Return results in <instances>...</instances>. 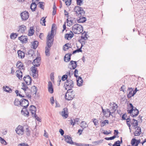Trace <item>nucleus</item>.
I'll return each instance as SVG.
<instances>
[{
    "instance_id": "53",
    "label": "nucleus",
    "mask_w": 146,
    "mask_h": 146,
    "mask_svg": "<svg viewBox=\"0 0 146 146\" xmlns=\"http://www.w3.org/2000/svg\"><path fill=\"white\" fill-rule=\"evenodd\" d=\"M85 41H83V42H82V44H81V47L78 49H77V52H82V50H81V48L82 47V46H83V44H85Z\"/></svg>"
},
{
    "instance_id": "26",
    "label": "nucleus",
    "mask_w": 146,
    "mask_h": 146,
    "mask_svg": "<svg viewBox=\"0 0 146 146\" xmlns=\"http://www.w3.org/2000/svg\"><path fill=\"white\" fill-rule=\"evenodd\" d=\"M72 54H69V53L66 54L64 56V61L66 62L69 61L70 60V56Z\"/></svg>"
},
{
    "instance_id": "64",
    "label": "nucleus",
    "mask_w": 146,
    "mask_h": 146,
    "mask_svg": "<svg viewBox=\"0 0 146 146\" xmlns=\"http://www.w3.org/2000/svg\"><path fill=\"white\" fill-rule=\"evenodd\" d=\"M77 145L78 146H88V144L77 143Z\"/></svg>"
},
{
    "instance_id": "30",
    "label": "nucleus",
    "mask_w": 146,
    "mask_h": 146,
    "mask_svg": "<svg viewBox=\"0 0 146 146\" xmlns=\"http://www.w3.org/2000/svg\"><path fill=\"white\" fill-rule=\"evenodd\" d=\"M80 18L78 20V23H83L85 22L86 21V19L85 17L80 16Z\"/></svg>"
},
{
    "instance_id": "21",
    "label": "nucleus",
    "mask_w": 146,
    "mask_h": 146,
    "mask_svg": "<svg viewBox=\"0 0 146 146\" xmlns=\"http://www.w3.org/2000/svg\"><path fill=\"white\" fill-rule=\"evenodd\" d=\"M135 129L136 130L134 132V135L135 136L139 135L141 133V127H137V128Z\"/></svg>"
},
{
    "instance_id": "47",
    "label": "nucleus",
    "mask_w": 146,
    "mask_h": 146,
    "mask_svg": "<svg viewBox=\"0 0 146 146\" xmlns=\"http://www.w3.org/2000/svg\"><path fill=\"white\" fill-rule=\"evenodd\" d=\"M17 36V35L16 33H12L10 35L11 38L13 39H15Z\"/></svg>"
},
{
    "instance_id": "52",
    "label": "nucleus",
    "mask_w": 146,
    "mask_h": 146,
    "mask_svg": "<svg viewBox=\"0 0 146 146\" xmlns=\"http://www.w3.org/2000/svg\"><path fill=\"white\" fill-rule=\"evenodd\" d=\"M71 0H65V3L66 4L67 6H69L70 5L71 3Z\"/></svg>"
},
{
    "instance_id": "11",
    "label": "nucleus",
    "mask_w": 146,
    "mask_h": 146,
    "mask_svg": "<svg viewBox=\"0 0 146 146\" xmlns=\"http://www.w3.org/2000/svg\"><path fill=\"white\" fill-rule=\"evenodd\" d=\"M56 27L54 25V24L52 25V27L51 32L50 34L49 33L48 35V39L49 40H52V39L53 37V33L54 32V31Z\"/></svg>"
},
{
    "instance_id": "19",
    "label": "nucleus",
    "mask_w": 146,
    "mask_h": 146,
    "mask_svg": "<svg viewBox=\"0 0 146 146\" xmlns=\"http://www.w3.org/2000/svg\"><path fill=\"white\" fill-rule=\"evenodd\" d=\"M21 88L24 90L25 93H26L27 91H29V89L28 88L26 85L23 82L22 83Z\"/></svg>"
},
{
    "instance_id": "15",
    "label": "nucleus",
    "mask_w": 146,
    "mask_h": 146,
    "mask_svg": "<svg viewBox=\"0 0 146 146\" xmlns=\"http://www.w3.org/2000/svg\"><path fill=\"white\" fill-rule=\"evenodd\" d=\"M3 90L4 91L8 93H11L12 92V90L8 86H3Z\"/></svg>"
},
{
    "instance_id": "61",
    "label": "nucleus",
    "mask_w": 146,
    "mask_h": 146,
    "mask_svg": "<svg viewBox=\"0 0 146 146\" xmlns=\"http://www.w3.org/2000/svg\"><path fill=\"white\" fill-rule=\"evenodd\" d=\"M78 70L77 69H75L74 71V76L76 78L78 77V76L77 74H78Z\"/></svg>"
},
{
    "instance_id": "49",
    "label": "nucleus",
    "mask_w": 146,
    "mask_h": 146,
    "mask_svg": "<svg viewBox=\"0 0 146 146\" xmlns=\"http://www.w3.org/2000/svg\"><path fill=\"white\" fill-rule=\"evenodd\" d=\"M120 142L118 140L115 142L113 145V146H120Z\"/></svg>"
},
{
    "instance_id": "32",
    "label": "nucleus",
    "mask_w": 146,
    "mask_h": 146,
    "mask_svg": "<svg viewBox=\"0 0 146 146\" xmlns=\"http://www.w3.org/2000/svg\"><path fill=\"white\" fill-rule=\"evenodd\" d=\"M132 121L131 123V124H133V126L136 129V128H137L138 125L137 121L133 119H132Z\"/></svg>"
},
{
    "instance_id": "35",
    "label": "nucleus",
    "mask_w": 146,
    "mask_h": 146,
    "mask_svg": "<svg viewBox=\"0 0 146 146\" xmlns=\"http://www.w3.org/2000/svg\"><path fill=\"white\" fill-rule=\"evenodd\" d=\"M32 90L30 91V90L29 91L32 93L33 94H36L37 92V90L36 89V87L35 86H33L32 87Z\"/></svg>"
},
{
    "instance_id": "31",
    "label": "nucleus",
    "mask_w": 146,
    "mask_h": 146,
    "mask_svg": "<svg viewBox=\"0 0 146 146\" xmlns=\"http://www.w3.org/2000/svg\"><path fill=\"white\" fill-rule=\"evenodd\" d=\"M37 6L36 5L35 2H33L31 5V8L32 11H35L36 8Z\"/></svg>"
},
{
    "instance_id": "56",
    "label": "nucleus",
    "mask_w": 146,
    "mask_h": 146,
    "mask_svg": "<svg viewBox=\"0 0 146 146\" xmlns=\"http://www.w3.org/2000/svg\"><path fill=\"white\" fill-rule=\"evenodd\" d=\"M44 2H39V7L42 9H44V5L43 4Z\"/></svg>"
},
{
    "instance_id": "43",
    "label": "nucleus",
    "mask_w": 146,
    "mask_h": 146,
    "mask_svg": "<svg viewBox=\"0 0 146 146\" xmlns=\"http://www.w3.org/2000/svg\"><path fill=\"white\" fill-rule=\"evenodd\" d=\"M117 135H114L113 136L110 137H106L105 138V139L107 140H112L115 137H117ZM117 137H118V136H117Z\"/></svg>"
},
{
    "instance_id": "27",
    "label": "nucleus",
    "mask_w": 146,
    "mask_h": 146,
    "mask_svg": "<svg viewBox=\"0 0 146 146\" xmlns=\"http://www.w3.org/2000/svg\"><path fill=\"white\" fill-rule=\"evenodd\" d=\"M133 90L132 88H128L127 90L129 91V93L127 94V97L128 98H130L133 96V93H132Z\"/></svg>"
},
{
    "instance_id": "62",
    "label": "nucleus",
    "mask_w": 146,
    "mask_h": 146,
    "mask_svg": "<svg viewBox=\"0 0 146 146\" xmlns=\"http://www.w3.org/2000/svg\"><path fill=\"white\" fill-rule=\"evenodd\" d=\"M32 115L34 117H35V118H36V119H37V120L38 121H40V119L39 118V117L38 116H37V115L36 114V113H35V114H34L33 115Z\"/></svg>"
},
{
    "instance_id": "17",
    "label": "nucleus",
    "mask_w": 146,
    "mask_h": 146,
    "mask_svg": "<svg viewBox=\"0 0 146 146\" xmlns=\"http://www.w3.org/2000/svg\"><path fill=\"white\" fill-rule=\"evenodd\" d=\"M23 43H26L27 42V38L26 36H21L18 38Z\"/></svg>"
},
{
    "instance_id": "59",
    "label": "nucleus",
    "mask_w": 146,
    "mask_h": 146,
    "mask_svg": "<svg viewBox=\"0 0 146 146\" xmlns=\"http://www.w3.org/2000/svg\"><path fill=\"white\" fill-rule=\"evenodd\" d=\"M74 121L75 124H78L80 122L79 119L78 118H76L75 119H74Z\"/></svg>"
},
{
    "instance_id": "36",
    "label": "nucleus",
    "mask_w": 146,
    "mask_h": 146,
    "mask_svg": "<svg viewBox=\"0 0 146 146\" xmlns=\"http://www.w3.org/2000/svg\"><path fill=\"white\" fill-rule=\"evenodd\" d=\"M88 126L86 122L85 121H82L81 123L80 127H82L83 129Z\"/></svg>"
},
{
    "instance_id": "14",
    "label": "nucleus",
    "mask_w": 146,
    "mask_h": 146,
    "mask_svg": "<svg viewBox=\"0 0 146 146\" xmlns=\"http://www.w3.org/2000/svg\"><path fill=\"white\" fill-rule=\"evenodd\" d=\"M31 71L33 73V76L34 78H36L38 76V73L37 72L36 68L35 66H32Z\"/></svg>"
},
{
    "instance_id": "5",
    "label": "nucleus",
    "mask_w": 146,
    "mask_h": 146,
    "mask_svg": "<svg viewBox=\"0 0 146 146\" xmlns=\"http://www.w3.org/2000/svg\"><path fill=\"white\" fill-rule=\"evenodd\" d=\"M74 11L76 12V14H77L78 16H79V15L82 16L84 15L85 13L83 8L78 6L75 7Z\"/></svg>"
},
{
    "instance_id": "46",
    "label": "nucleus",
    "mask_w": 146,
    "mask_h": 146,
    "mask_svg": "<svg viewBox=\"0 0 146 146\" xmlns=\"http://www.w3.org/2000/svg\"><path fill=\"white\" fill-rule=\"evenodd\" d=\"M21 101H19L18 99H16L14 102V104L15 106H18L19 104H20V102Z\"/></svg>"
},
{
    "instance_id": "38",
    "label": "nucleus",
    "mask_w": 146,
    "mask_h": 146,
    "mask_svg": "<svg viewBox=\"0 0 146 146\" xmlns=\"http://www.w3.org/2000/svg\"><path fill=\"white\" fill-rule=\"evenodd\" d=\"M81 39L82 40H86L88 39L86 33H84L82 34V35L81 37Z\"/></svg>"
},
{
    "instance_id": "29",
    "label": "nucleus",
    "mask_w": 146,
    "mask_h": 146,
    "mask_svg": "<svg viewBox=\"0 0 146 146\" xmlns=\"http://www.w3.org/2000/svg\"><path fill=\"white\" fill-rule=\"evenodd\" d=\"M16 66L19 69H24V66L22 63L21 62H18Z\"/></svg>"
},
{
    "instance_id": "6",
    "label": "nucleus",
    "mask_w": 146,
    "mask_h": 146,
    "mask_svg": "<svg viewBox=\"0 0 146 146\" xmlns=\"http://www.w3.org/2000/svg\"><path fill=\"white\" fill-rule=\"evenodd\" d=\"M64 86L66 90L70 89L69 88H72L74 86V84L72 80H67L64 84Z\"/></svg>"
},
{
    "instance_id": "42",
    "label": "nucleus",
    "mask_w": 146,
    "mask_h": 146,
    "mask_svg": "<svg viewBox=\"0 0 146 146\" xmlns=\"http://www.w3.org/2000/svg\"><path fill=\"white\" fill-rule=\"evenodd\" d=\"M107 124L109 123L108 121L107 120H105L103 121L101 123V127H103L106 125V123Z\"/></svg>"
},
{
    "instance_id": "13",
    "label": "nucleus",
    "mask_w": 146,
    "mask_h": 146,
    "mask_svg": "<svg viewBox=\"0 0 146 146\" xmlns=\"http://www.w3.org/2000/svg\"><path fill=\"white\" fill-rule=\"evenodd\" d=\"M77 66L76 62L72 60L69 64V67L70 69H74Z\"/></svg>"
},
{
    "instance_id": "7",
    "label": "nucleus",
    "mask_w": 146,
    "mask_h": 146,
    "mask_svg": "<svg viewBox=\"0 0 146 146\" xmlns=\"http://www.w3.org/2000/svg\"><path fill=\"white\" fill-rule=\"evenodd\" d=\"M16 133L19 135H22L24 133L23 127L21 125H19L15 129Z\"/></svg>"
},
{
    "instance_id": "55",
    "label": "nucleus",
    "mask_w": 146,
    "mask_h": 146,
    "mask_svg": "<svg viewBox=\"0 0 146 146\" xmlns=\"http://www.w3.org/2000/svg\"><path fill=\"white\" fill-rule=\"evenodd\" d=\"M56 7L55 6V5H54L53 7V15H54L55 14L56 12Z\"/></svg>"
},
{
    "instance_id": "58",
    "label": "nucleus",
    "mask_w": 146,
    "mask_h": 146,
    "mask_svg": "<svg viewBox=\"0 0 146 146\" xmlns=\"http://www.w3.org/2000/svg\"><path fill=\"white\" fill-rule=\"evenodd\" d=\"M102 141L99 140L97 141H94L93 143H95L96 145H99L100 143H101L102 142Z\"/></svg>"
},
{
    "instance_id": "22",
    "label": "nucleus",
    "mask_w": 146,
    "mask_h": 146,
    "mask_svg": "<svg viewBox=\"0 0 146 146\" xmlns=\"http://www.w3.org/2000/svg\"><path fill=\"white\" fill-rule=\"evenodd\" d=\"M65 141L67 143H69L70 144H72L73 142L72 140L71 137H70L69 135H67L65 137Z\"/></svg>"
},
{
    "instance_id": "1",
    "label": "nucleus",
    "mask_w": 146,
    "mask_h": 146,
    "mask_svg": "<svg viewBox=\"0 0 146 146\" xmlns=\"http://www.w3.org/2000/svg\"><path fill=\"white\" fill-rule=\"evenodd\" d=\"M129 105L131 109L130 110H127L128 113H130L131 115L133 117H136L139 113L138 110L136 108H134L131 104L130 103Z\"/></svg>"
},
{
    "instance_id": "54",
    "label": "nucleus",
    "mask_w": 146,
    "mask_h": 146,
    "mask_svg": "<svg viewBox=\"0 0 146 146\" xmlns=\"http://www.w3.org/2000/svg\"><path fill=\"white\" fill-rule=\"evenodd\" d=\"M93 121V123H94V125L96 126L98 125V121L96 119H92Z\"/></svg>"
},
{
    "instance_id": "9",
    "label": "nucleus",
    "mask_w": 146,
    "mask_h": 146,
    "mask_svg": "<svg viewBox=\"0 0 146 146\" xmlns=\"http://www.w3.org/2000/svg\"><path fill=\"white\" fill-rule=\"evenodd\" d=\"M29 104L28 100L24 98H22L21 102H20V105L24 107L23 109L27 108Z\"/></svg>"
},
{
    "instance_id": "2",
    "label": "nucleus",
    "mask_w": 146,
    "mask_h": 146,
    "mask_svg": "<svg viewBox=\"0 0 146 146\" xmlns=\"http://www.w3.org/2000/svg\"><path fill=\"white\" fill-rule=\"evenodd\" d=\"M72 32L75 34H80L83 31V27L80 25L76 24L72 27Z\"/></svg>"
},
{
    "instance_id": "24",
    "label": "nucleus",
    "mask_w": 146,
    "mask_h": 146,
    "mask_svg": "<svg viewBox=\"0 0 146 146\" xmlns=\"http://www.w3.org/2000/svg\"><path fill=\"white\" fill-rule=\"evenodd\" d=\"M16 76L19 79L21 80L22 77V73L20 70H18L16 71Z\"/></svg>"
},
{
    "instance_id": "60",
    "label": "nucleus",
    "mask_w": 146,
    "mask_h": 146,
    "mask_svg": "<svg viewBox=\"0 0 146 146\" xmlns=\"http://www.w3.org/2000/svg\"><path fill=\"white\" fill-rule=\"evenodd\" d=\"M31 93L29 91H27L26 92V96L27 97H28L29 98H31V95L30 94V93Z\"/></svg>"
},
{
    "instance_id": "39",
    "label": "nucleus",
    "mask_w": 146,
    "mask_h": 146,
    "mask_svg": "<svg viewBox=\"0 0 146 146\" xmlns=\"http://www.w3.org/2000/svg\"><path fill=\"white\" fill-rule=\"evenodd\" d=\"M38 42L37 41H34L33 43L32 46L33 48L34 49H36L38 46Z\"/></svg>"
},
{
    "instance_id": "16",
    "label": "nucleus",
    "mask_w": 146,
    "mask_h": 146,
    "mask_svg": "<svg viewBox=\"0 0 146 146\" xmlns=\"http://www.w3.org/2000/svg\"><path fill=\"white\" fill-rule=\"evenodd\" d=\"M68 109L67 108H64L63 109V111L61 113V115L65 118L67 117L68 116Z\"/></svg>"
},
{
    "instance_id": "4",
    "label": "nucleus",
    "mask_w": 146,
    "mask_h": 146,
    "mask_svg": "<svg viewBox=\"0 0 146 146\" xmlns=\"http://www.w3.org/2000/svg\"><path fill=\"white\" fill-rule=\"evenodd\" d=\"M53 41L52 40L48 39L47 46L45 48V54L46 56H49V51L50 50V47Z\"/></svg>"
},
{
    "instance_id": "50",
    "label": "nucleus",
    "mask_w": 146,
    "mask_h": 146,
    "mask_svg": "<svg viewBox=\"0 0 146 146\" xmlns=\"http://www.w3.org/2000/svg\"><path fill=\"white\" fill-rule=\"evenodd\" d=\"M77 5L80 6L82 4L83 0H76Z\"/></svg>"
},
{
    "instance_id": "12",
    "label": "nucleus",
    "mask_w": 146,
    "mask_h": 146,
    "mask_svg": "<svg viewBox=\"0 0 146 146\" xmlns=\"http://www.w3.org/2000/svg\"><path fill=\"white\" fill-rule=\"evenodd\" d=\"M23 80L27 85H29L31 83V79L29 75L24 76L23 78Z\"/></svg>"
},
{
    "instance_id": "45",
    "label": "nucleus",
    "mask_w": 146,
    "mask_h": 146,
    "mask_svg": "<svg viewBox=\"0 0 146 146\" xmlns=\"http://www.w3.org/2000/svg\"><path fill=\"white\" fill-rule=\"evenodd\" d=\"M113 106H112L111 108H110V109H111L110 110L111 111H115L116 110V109L117 108V104H113Z\"/></svg>"
},
{
    "instance_id": "40",
    "label": "nucleus",
    "mask_w": 146,
    "mask_h": 146,
    "mask_svg": "<svg viewBox=\"0 0 146 146\" xmlns=\"http://www.w3.org/2000/svg\"><path fill=\"white\" fill-rule=\"evenodd\" d=\"M45 18L44 17H42L40 19V23L42 25L45 26L46 25L45 24V22H46V21L45 20Z\"/></svg>"
},
{
    "instance_id": "25",
    "label": "nucleus",
    "mask_w": 146,
    "mask_h": 146,
    "mask_svg": "<svg viewBox=\"0 0 146 146\" xmlns=\"http://www.w3.org/2000/svg\"><path fill=\"white\" fill-rule=\"evenodd\" d=\"M77 85L78 86H80L82 85L83 81L82 78L79 77L78 79L77 80Z\"/></svg>"
},
{
    "instance_id": "37",
    "label": "nucleus",
    "mask_w": 146,
    "mask_h": 146,
    "mask_svg": "<svg viewBox=\"0 0 146 146\" xmlns=\"http://www.w3.org/2000/svg\"><path fill=\"white\" fill-rule=\"evenodd\" d=\"M26 110V109H25V110H22L21 111V113L24 116H28L29 115V113L27 110Z\"/></svg>"
},
{
    "instance_id": "57",
    "label": "nucleus",
    "mask_w": 146,
    "mask_h": 146,
    "mask_svg": "<svg viewBox=\"0 0 146 146\" xmlns=\"http://www.w3.org/2000/svg\"><path fill=\"white\" fill-rule=\"evenodd\" d=\"M15 92L16 93L17 96H19L21 97H23L24 96H23L22 95L19 93V92L18 90H16L15 91Z\"/></svg>"
},
{
    "instance_id": "8",
    "label": "nucleus",
    "mask_w": 146,
    "mask_h": 146,
    "mask_svg": "<svg viewBox=\"0 0 146 146\" xmlns=\"http://www.w3.org/2000/svg\"><path fill=\"white\" fill-rule=\"evenodd\" d=\"M20 16L22 21L27 20L29 16L28 13L26 11H24L21 13Z\"/></svg>"
},
{
    "instance_id": "63",
    "label": "nucleus",
    "mask_w": 146,
    "mask_h": 146,
    "mask_svg": "<svg viewBox=\"0 0 146 146\" xmlns=\"http://www.w3.org/2000/svg\"><path fill=\"white\" fill-rule=\"evenodd\" d=\"M67 75H64L62 76V80L64 81L67 79Z\"/></svg>"
},
{
    "instance_id": "23",
    "label": "nucleus",
    "mask_w": 146,
    "mask_h": 146,
    "mask_svg": "<svg viewBox=\"0 0 146 146\" xmlns=\"http://www.w3.org/2000/svg\"><path fill=\"white\" fill-rule=\"evenodd\" d=\"M29 110L32 115H33L34 114H35L36 110V108L35 106L32 105L31 106H30Z\"/></svg>"
},
{
    "instance_id": "18",
    "label": "nucleus",
    "mask_w": 146,
    "mask_h": 146,
    "mask_svg": "<svg viewBox=\"0 0 146 146\" xmlns=\"http://www.w3.org/2000/svg\"><path fill=\"white\" fill-rule=\"evenodd\" d=\"M26 29V27L24 25H22L19 27L18 32L19 33H23Z\"/></svg>"
},
{
    "instance_id": "28",
    "label": "nucleus",
    "mask_w": 146,
    "mask_h": 146,
    "mask_svg": "<svg viewBox=\"0 0 146 146\" xmlns=\"http://www.w3.org/2000/svg\"><path fill=\"white\" fill-rule=\"evenodd\" d=\"M17 53L18 56L19 58H22L25 57V54L23 51L19 50H18Z\"/></svg>"
},
{
    "instance_id": "44",
    "label": "nucleus",
    "mask_w": 146,
    "mask_h": 146,
    "mask_svg": "<svg viewBox=\"0 0 146 146\" xmlns=\"http://www.w3.org/2000/svg\"><path fill=\"white\" fill-rule=\"evenodd\" d=\"M26 135L27 136H29L30 135V132L29 128H27L25 131Z\"/></svg>"
},
{
    "instance_id": "10",
    "label": "nucleus",
    "mask_w": 146,
    "mask_h": 146,
    "mask_svg": "<svg viewBox=\"0 0 146 146\" xmlns=\"http://www.w3.org/2000/svg\"><path fill=\"white\" fill-rule=\"evenodd\" d=\"M41 58L40 57H37L34 60L32 64L35 66L38 67L40 64Z\"/></svg>"
},
{
    "instance_id": "34",
    "label": "nucleus",
    "mask_w": 146,
    "mask_h": 146,
    "mask_svg": "<svg viewBox=\"0 0 146 146\" xmlns=\"http://www.w3.org/2000/svg\"><path fill=\"white\" fill-rule=\"evenodd\" d=\"M136 140L134 139H132L131 141V144L133 146H137L138 143L136 142Z\"/></svg>"
},
{
    "instance_id": "20",
    "label": "nucleus",
    "mask_w": 146,
    "mask_h": 146,
    "mask_svg": "<svg viewBox=\"0 0 146 146\" xmlns=\"http://www.w3.org/2000/svg\"><path fill=\"white\" fill-rule=\"evenodd\" d=\"M48 92L51 94L53 92V89L52 88V82L50 81L48 83Z\"/></svg>"
},
{
    "instance_id": "48",
    "label": "nucleus",
    "mask_w": 146,
    "mask_h": 146,
    "mask_svg": "<svg viewBox=\"0 0 146 146\" xmlns=\"http://www.w3.org/2000/svg\"><path fill=\"white\" fill-rule=\"evenodd\" d=\"M126 123L127 125L129 127H130L131 125L130 124V123H131V121H130V119L129 118H127L126 119Z\"/></svg>"
},
{
    "instance_id": "51",
    "label": "nucleus",
    "mask_w": 146,
    "mask_h": 146,
    "mask_svg": "<svg viewBox=\"0 0 146 146\" xmlns=\"http://www.w3.org/2000/svg\"><path fill=\"white\" fill-rule=\"evenodd\" d=\"M68 44H66L63 46V49L64 51H66L68 49Z\"/></svg>"
},
{
    "instance_id": "33",
    "label": "nucleus",
    "mask_w": 146,
    "mask_h": 146,
    "mask_svg": "<svg viewBox=\"0 0 146 146\" xmlns=\"http://www.w3.org/2000/svg\"><path fill=\"white\" fill-rule=\"evenodd\" d=\"M71 32H72L71 34H66L65 35L64 37L65 39L68 40L69 38H71L73 36V34L72 31Z\"/></svg>"
},
{
    "instance_id": "41",
    "label": "nucleus",
    "mask_w": 146,
    "mask_h": 146,
    "mask_svg": "<svg viewBox=\"0 0 146 146\" xmlns=\"http://www.w3.org/2000/svg\"><path fill=\"white\" fill-rule=\"evenodd\" d=\"M34 31L33 29L31 27L29 31L28 35L29 36H31L33 35L34 33Z\"/></svg>"
},
{
    "instance_id": "3",
    "label": "nucleus",
    "mask_w": 146,
    "mask_h": 146,
    "mask_svg": "<svg viewBox=\"0 0 146 146\" xmlns=\"http://www.w3.org/2000/svg\"><path fill=\"white\" fill-rule=\"evenodd\" d=\"M74 96V92H73L72 90V89H68L66 93L65 98L66 100H71L73 99Z\"/></svg>"
}]
</instances>
